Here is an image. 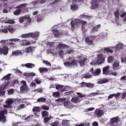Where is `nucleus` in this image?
<instances>
[{"label":"nucleus","mask_w":126,"mask_h":126,"mask_svg":"<svg viewBox=\"0 0 126 126\" xmlns=\"http://www.w3.org/2000/svg\"><path fill=\"white\" fill-rule=\"evenodd\" d=\"M78 24H82V31L86 32L87 30L85 29V26H84L86 25L87 23L86 21H82L79 19H77L75 20V21L72 20L71 21V30H72V31H74L75 30V25H78Z\"/></svg>","instance_id":"1"},{"label":"nucleus","mask_w":126,"mask_h":126,"mask_svg":"<svg viewBox=\"0 0 126 126\" xmlns=\"http://www.w3.org/2000/svg\"><path fill=\"white\" fill-rule=\"evenodd\" d=\"M7 115V110L4 109L0 111V122L5 123L6 122V118L4 115Z\"/></svg>","instance_id":"2"},{"label":"nucleus","mask_w":126,"mask_h":126,"mask_svg":"<svg viewBox=\"0 0 126 126\" xmlns=\"http://www.w3.org/2000/svg\"><path fill=\"white\" fill-rule=\"evenodd\" d=\"M104 114H105V112L103 110H101L100 108H97L95 110V111H94V115L97 118H100L103 116Z\"/></svg>","instance_id":"3"},{"label":"nucleus","mask_w":126,"mask_h":126,"mask_svg":"<svg viewBox=\"0 0 126 126\" xmlns=\"http://www.w3.org/2000/svg\"><path fill=\"white\" fill-rule=\"evenodd\" d=\"M63 65L66 67L77 66H78V63L76 60H72L71 62H64Z\"/></svg>","instance_id":"4"},{"label":"nucleus","mask_w":126,"mask_h":126,"mask_svg":"<svg viewBox=\"0 0 126 126\" xmlns=\"http://www.w3.org/2000/svg\"><path fill=\"white\" fill-rule=\"evenodd\" d=\"M90 72H91V73H92V74L94 75V76H97L100 75L101 69L100 68H98L94 70V68H92L90 69Z\"/></svg>","instance_id":"5"},{"label":"nucleus","mask_w":126,"mask_h":126,"mask_svg":"<svg viewBox=\"0 0 126 126\" xmlns=\"http://www.w3.org/2000/svg\"><path fill=\"white\" fill-rule=\"evenodd\" d=\"M120 122V118L119 117H116L112 118L110 120V125L111 126H117V124H114L119 123Z\"/></svg>","instance_id":"6"},{"label":"nucleus","mask_w":126,"mask_h":126,"mask_svg":"<svg viewBox=\"0 0 126 126\" xmlns=\"http://www.w3.org/2000/svg\"><path fill=\"white\" fill-rule=\"evenodd\" d=\"M9 41H10V42H18V41H19V39H18V38L10 39H9ZM7 42V44H6L7 47H9L10 48L14 47L15 43L13 42Z\"/></svg>","instance_id":"7"},{"label":"nucleus","mask_w":126,"mask_h":126,"mask_svg":"<svg viewBox=\"0 0 126 126\" xmlns=\"http://www.w3.org/2000/svg\"><path fill=\"white\" fill-rule=\"evenodd\" d=\"M9 52V48L6 46H3L2 48H0V55H3V56H7Z\"/></svg>","instance_id":"8"},{"label":"nucleus","mask_w":126,"mask_h":126,"mask_svg":"<svg viewBox=\"0 0 126 126\" xmlns=\"http://www.w3.org/2000/svg\"><path fill=\"white\" fill-rule=\"evenodd\" d=\"M104 62V58H103V55H97V60H96V64H101Z\"/></svg>","instance_id":"9"},{"label":"nucleus","mask_w":126,"mask_h":126,"mask_svg":"<svg viewBox=\"0 0 126 126\" xmlns=\"http://www.w3.org/2000/svg\"><path fill=\"white\" fill-rule=\"evenodd\" d=\"M4 79V81L5 82L4 83V85L6 86H7L8 85H9V84H10V79H11V76L10 75V74L6 75L5 76L3 77L2 78V80Z\"/></svg>","instance_id":"10"},{"label":"nucleus","mask_w":126,"mask_h":126,"mask_svg":"<svg viewBox=\"0 0 126 126\" xmlns=\"http://www.w3.org/2000/svg\"><path fill=\"white\" fill-rule=\"evenodd\" d=\"M21 84H23V86L20 87V91H21V92L28 91V87L26 85V82L25 81H22Z\"/></svg>","instance_id":"11"},{"label":"nucleus","mask_w":126,"mask_h":126,"mask_svg":"<svg viewBox=\"0 0 126 126\" xmlns=\"http://www.w3.org/2000/svg\"><path fill=\"white\" fill-rule=\"evenodd\" d=\"M121 94H122V96H121V98L125 99L126 97V92H125L123 93L122 94H121V93H118L116 94H113L111 95H114V97H115V98H117L118 97H120V95H121Z\"/></svg>","instance_id":"12"},{"label":"nucleus","mask_w":126,"mask_h":126,"mask_svg":"<svg viewBox=\"0 0 126 126\" xmlns=\"http://www.w3.org/2000/svg\"><path fill=\"white\" fill-rule=\"evenodd\" d=\"M69 47H70L69 46L66 45V44H64L63 43H59V45L57 46V50L64 49H67Z\"/></svg>","instance_id":"13"},{"label":"nucleus","mask_w":126,"mask_h":126,"mask_svg":"<svg viewBox=\"0 0 126 126\" xmlns=\"http://www.w3.org/2000/svg\"><path fill=\"white\" fill-rule=\"evenodd\" d=\"M86 61H87V58L85 57L83 59H81L77 61V63H78V64H79L80 66L82 67L86 65V63H85L86 62Z\"/></svg>","instance_id":"14"},{"label":"nucleus","mask_w":126,"mask_h":126,"mask_svg":"<svg viewBox=\"0 0 126 126\" xmlns=\"http://www.w3.org/2000/svg\"><path fill=\"white\" fill-rule=\"evenodd\" d=\"M85 42L87 45H94V41L90 39V36H87L85 40Z\"/></svg>","instance_id":"15"},{"label":"nucleus","mask_w":126,"mask_h":126,"mask_svg":"<svg viewBox=\"0 0 126 126\" xmlns=\"http://www.w3.org/2000/svg\"><path fill=\"white\" fill-rule=\"evenodd\" d=\"M98 7V4H97V0H93L92 3V9H96Z\"/></svg>","instance_id":"16"},{"label":"nucleus","mask_w":126,"mask_h":126,"mask_svg":"<svg viewBox=\"0 0 126 126\" xmlns=\"http://www.w3.org/2000/svg\"><path fill=\"white\" fill-rule=\"evenodd\" d=\"M29 34H30L31 38H33V39L37 38L38 36H39V33L37 32L29 33Z\"/></svg>","instance_id":"17"},{"label":"nucleus","mask_w":126,"mask_h":126,"mask_svg":"<svg viewBox=\"0 0 126 126\" xmlns=\"http://www.w3.org/2000/svg\"><path fill=\"white\" fill-rule=\"evenodd\" d=\"M119 67H120V62L119 61L114 62V63L112 64V68L113 69V70L119 69Z\"/></svg>","instance_id":"18"},{"label":"nucleus","mask_w":126,"mask_h":126,"mask_svg":"<svg viewBox=\"0 0 126 126\" xmlns=\"http://www.w3.org/2000/svg\"><path fill=\"white\" fill-rule=\"evenodd\" d=\"M27 41V40H22V41H21V42H22V46H30L33 43H36V42H31L30 41Z\"/></svg>","instance_id":"19"},{"label":"nucleus","mask_w":126,"mask_h":126,"mask_svg":"<svg viewBox=\"0 0 126 126\" xmlns=\"http://www.w3.org/2000/svg\"><path fill=\"white\" fill-rule=\"evenodd\" d=\"M71 102L73 103L74 104H77L78 103L80 102L79 97H78V96H74L72 97L71 99Z\"/></svg>","instance_id":"20"},{"label":"nucleus","mask_w":126,"mask_h":126,"mask_svg":"<svg viewBox=\"0 0 126 126\" xmlns=\"http://www.w3.org/2000/svg\"><path fill=\"white\" fill-rule=\"evenodd\" d=\"M108 82H109L108 79H107L106 78H104V79L98 80L97 82V84H103L107 83Z\"/></svg>","instance_id":"21"},{"label":"nucleus","mask_w":126,"mask_h":126,"mask_svg":"<svg viewBox=\"0 0 126 126\" xmlns=\"http://www.w3.org/2000/svg\"><path fill=\"white\" fill-rule=\"evenodd\" d=\"M32 111L35 112L34 113V116L36 117L37 113H39L40 112V108L38 107H34L33 108H32Z\"/></svg>","instance_id":"22"},{"label":"nucleus","mask_w":126,"mask_h":126,"mask_svg":"<svg viewBox=\"0 0 126 126\" xmlns=\"http://www.w3.org/2000/svg\"><path fill=\"white\" fill-rule=\"evenodd\" d=\"M53 34H54V36L57 38H59L60 36L62 35V33H60V32H59V30H55L53 31Z\"/></svg>","instance_id":"23"},{"label":"nucleus","mask_w":126,"mask_h":126,"mask_svg":"<svg viewBox=\"0 0 126 126\" xmlns=\"http://www.w3.org/2000/svg\"><path fill=\"white\" fill-rule=\"evenodd\" d=\"M5 29H6L11 34L15 32V29L12 26H8V27L5 28Z\"/></svg>","instance_id":"24"},{"label":"nucleus","mask_w":126,"mask_h":126,"mask_svg":"<svg viewBox=\"0 0 126 126\" xmlns=\"http://www.w3.org/2000/svg\"><path fill=\"white\" fill-rule=\"evenodd\" d=\"M101 27V25H97V26L94 27L93 29L92 30V32H97V30L99 29Z\"/></svg>","instance_id":"25"},{"label":"nucleus","mask_w":126,"mask_h":126,"mask_svg":"<svg viewBox=\"0 0 126 126\" xmlns=\"http://www.w3.org/2000/svg\"><path fill=\"white\" fill-rule=\"evenodd\" d=\"M41 115L43 118L47 117L49 116V112L44 110L41 112Z\"/></svg>","instance_id":"26"},{"label":"nucleus","mask_w":126,"mask_h":126,"mask_svg":"<svg viewBox=\"0 0 126 126\" xmlns=\"http://www.w3.org/2000/svg\"><path fill=\"white\" fill-rule=\"evenodd\" d=\"M115 48L117 50H121L123 49V44L119 43L117 44Z\"/></svg>","instance_id":"27"},{"label":"nucleus","mask_w":126,"mask_h":126,"mask_svg":"<svg viewBox=\"0 0 126 126\" xmlns=\"http://www.w3.org/2000/svg\"><path fill=\"white\" fill-rule=\"evenodd\" d=\"M52 119H53V117L51 116L44 118V124H47V123H48L49 121H50V120H51Z\"/></svg>","instance_id":"28"},{"label":"nucleus","mask_w":126,"mask_h":126,"mask_svg":"<svg viewBox=\"0 0 126 126\" xmlns=\"http://www.w3.org/2000/svg\"><path fill=\"white\" fill-rule=\"evenodd\" d=\"M92 76L90 73H86L85 74L83 75V78L90 79L92 78Z\"/></svg>","instance_id":"29"},{"label":"nucleus","mask_w":126,"mask_h":126,"mask_svg":"<svg viewBox=\"0 0 126 126\" xmlns=\"http://www.w3.org/2000/svg\"><path fill=\"white\" fill-rule=\"evenodd\" d=\"M38 71H39L40 73H42V72L46 73L48 71V69H47V68L40 67L38 68Z\"/></svg>","instance_id":"30"},{"label":"nucleus","mask_w":126,"mask_h":126,"mask_svg":"<svg viewBox=\"0 0 126 126\" xmlns=\"http://www.w3.org/2000/svg\"><path fill=\"white\" fill-rule=\"evenodd\" d=\"M109 66H105L103 68V74L107 75L109 73Z\"/></svg>","instance_id":"31"},{"label":"nucleus","mask_w":126,"mask_h":126,"mask_svg":"<svg viewBox=\"0 0 126 126\" xmlns=\"http://www.w3.org/2000/svg\"><path fill=\"white\" fill-rule=\"evenodd\" d=\"M36 101L38 103L42 102L45 103L46 102V98L44 97H40L36 100Z\"/></svg>","instance_id":"32"},{"label":"nucleus","mask_w":126,"mask_h":126,"mask_svg":"<svg viewBox=\"0 0 126 126\" xmlns=\"http://www.w3.org/2000/svg\"><path fill=\"white\" fill-rule=\"evenodd\" d=\"M78 9V7L77 5H76V4H71V10L73 11H75L76 10H77Z\"/></svg>","instance_id":"33"},{"label":"nucleus","mask_w":126,"mask_h":126,"mask_svg":"<svg viewBox=\"0 0 126 126\" xmlns=\"http://www.w3.org/2000/svg\"><path fill=\"white\" fill-rule=\"evenodd\" d=\"M25 66L26 67V68H33L34 66H35V65L32 63H27L25 65Z\"/></svg>","instance_id":"34"},{"label":"nucleus","mask_w":126,"mask_h":126,"mask_svg":"<svg viewBox=\"0 0 126 126\" xmlns=\"http://www.w3.org/2000/svg\"><path fill=\"white\" fill-rule=\"evenodd\" d=\"M60 93L59 92H53L52 93V96L55 98H59L60 97Z\"/></svg>","instance_id":"35"},{"label":"nucleus","mask_w":126,"mask_h":126,"mask_svg":"<svg viewBox=\"0 0 126 126\" xmlns=\"http://www.w3.org/2000/svg\"><path fill=\"white\" fill-rule=\"evenodd\" d=\"M27 3H23L16 7V9L25 8Z\"/></svg>","instance_id":"36"},{"label":"nucleus","mask_w":126,"mask_h":126,"mask_svg":"<svg viewBox=\"0 0 126 126\" xmlns=\"http://www.w3.org/2000/svg\"><path fill=\"white\" fill-rule=\"evenodd\" d=\"M104 52H106L107 53H111V54L113 53V50L112 49H110L109 48H104Z\"/></svg>","instance_id":"37"},{"label":"nucleus","mask_w":126,"mask_h":126,"mask_svg":"<svg viewBox=\"0 0 126 126\" xmlns=\"http://www.w3.org/2000/svg\"><path fill=\"white\" fill-rule=\"evenodd\" d=\"M20 13H21V9H18L13 12V14H14L15 16H18Z\"/></svg>","instance_id":"38"},{"label":"nucleus","mask_w":126,"mask_h":126,"mask_svg":"<svg viewBox=\"0 0 126 126\" xmlns=\"http://www.w3.org/2000/svg\"><path fill=\"white\" fill-rule=\"evenodd\" d=\"M41 109L44 110L45 111H48L50 109V107L46 105H43L41 106Z\"/></svg>","instance_id":"39"},{"label":"nucleus","mask_w":126,"mask_h":126,"mask_svg":"<svg viewBox=\"0 0 126 126\" xmlns=\"http://www.w3.org/2000/svg\"><path fill=\"white\" fill-rule=\"evenodd\" d=\"M25 17H26V19H25L26 21H27V23H31V22H32V18H30V16L26 15Z\"/></svg>","instance_id":"40"},{"label":"nucleus","mask_w":126,"mask_h":126,"mask_svg":"<svg viewBox=\"0 0 126 126\" xmlns=\"http://www.w3.org/2000/svg\"><path fill=\"white\" fill-rule=\"evenodd\" d=\"M51 126H60V121H56L52 124Z\"/></svg>","instance_id":"41"},{"label":"nucleus","mask_w":126,"mask_h":126,"mask_svg":"<svg viewBox=\"0 0 126 126\" xmlns=\"http://www.w3.org/2000/svg\"><path fill=\"white\" fill-rule=\"evenodd\" d=\"M86 87H87L89 89H93L94 87V84L91 83H88V84H86Z\"/></svg>","instance_id":"42"},{"label":"nucleus","mask_w":126,"mask_h":126,"mask_svg":"<svg viewBox=\"0 0 126 126\" xmlns=\"http://www.w3.org/2000/svg\"><path fill=\"white\" fill-rule=\"evenodd\" d=\"M26 16H22L21 17L19 18V22L20 23H23L24 22H25L26 20Z\"/></svg>","instance_id":"43"},{"label":"nucleus","mask_w":126,"mask_h":126,"mask_svg":"<svg viewBox=\"0 0 126 126\" xmlns=\"http://www.w3.org/2000/svg\"><path fill=\"white\" fill-rule=\"evenodd\" d=\"M101 93H98V92H96V93H92L90 94V96H96L98 95H100Z\"/></svg>","instance_id":"44"},{"label":"nucleus","mask_w":126,"mask_h":126,"mask_svg":"<svg viewBox=\"0 0 126 126\" xmlns=\"http://www.w3.org/2000/svg\"><path fill=\"white\" fill-rule=\"evenodd\" d=\"M21 37L23 38H31V36L29 33H26V34H22Z\"/></svg>","instance_id":"45"},{"label":"nucleus","mask_w":126,"mask_h":126,"mask_svg":"<svg viewBox=\"0 0 126 126\" xmlns=\"http://www.w3.org/2000/svg\"><path fill=\"white\" fill-rule=\"evenodd\" d=\"M15 22L14 20H8L6 21L5 23L9 24H12L14 25L15 24Z\"/></svg>","instance_id":"46"},{"label":"nucleus","mask_w":126,"mask_h":126,"mask_svg":"<svg viewBox=\"0 0 126 126\" xmlns=\"http://www.w3.org/2000/svg\"><path fill=\"white\" fill-rule=\"evenodd\" d=\"M8 95H11L14 94V90L11 89L7 91Z\"/></svg>","instance_id":"47"},{"label":"nucleus","mask_w":126,"mask_h":126,"mask_svg":"<svg viewBox=\"0 0 126 126\" xmlns=\"http://www.w3.org/2000/svg\"><path fill=\"white\" fill-rule=\"evenodd\" d=\"M113 56H110L108 57V59H107V62L108 63H112L113 62L114 60Z\"/></svg>","instance_id":"48"},{"label":"nucleus","mask_w":126,"mask_h":126,"mask_svg":"<svg viewBox=\"0 0 126 126\" xmlns=\"http://www.w3.org/2000/svg\"><path fill=\"white\" fill-rule=\"evenodd\" d=\"M119 13L120 10L119 9H117L116 11L114 12V16L116 17L117 18L119 17Z\"/></svg>","instance_id":"49"},{"label":"nucleus","mask_w":126,"mask_h":126,"mask_svg":"<svg viewBox=\"0 0 126 126\" xmlns=\"http://www.w3.org/2000/svg\"><path fill=\"white\" fill-rule=\"evenodd\" d=\"M59 57L61 58H63V55L64 54L63 50H59Z\"/></svg>","instance_id":"50"},{"label":"nucleus","mask_w":126,"mask_h":126,"mask_svg":"<svg viewBox=\"0 0 126 126\" xmlns=\"http://www.w3.org/2000/svg\"><path fill=\"white\" fill-rule=\"evenodd\" d=\"M12 54L13 56H17L20 54V52L19 51H12Z\"/></svg>","instance_id":"51"},{"label":"nucleus","mask_w":126,"mask_h":126,"mask_svg":"<svg viewBox=\"0 0 126 126\" xmlns=\"http://www.w3.org/2000/svg\"><path fill=\"white\" fill-rule=\"evenodd\" d=\"M63 86H62L61 85H57V86H56V90H61V89H63Z\"/></svg>","instance_id":"52"},{"label":"nucleus","mask_w":126,"mask_h":126,"mask_svg":"<svg viewBox=\"0 0 126 126\" xmlns=\"http://www.w3.org/2000/svg\"><path fill=\"white\" fill-rule=\"evenodd\" d=\"M88 83L86 82H81L80 83V87L84 88L86 87V85H88Z\"/></svg>","instance_id":"53"},{"label":"nucleus","mask_w":126,"mask_h":126,"mask_svg":"<svg viewBox=\"0 0 126 126\" xmlns=\"http://www.w3.org/2000/svg\"><path fill=\"white\" fill-rule=\"evenodd\" d=\"M77 94L78 95V98H83L84 97H86V94H82L80 93H78Z\"/></svg>","instance_id":"54"},{"label":"nucleus","mask_w":126,"mask_h":126,"mask_svg":"<svg viewBox=\"0 0 126 126\" xmlns=\"http://www.w3.org/2000/svg\"><path fill=\"white\" fill-rule=\"evenodd\" d=\"M13 103V100L12 99H8L6 100V104H11Z\"/></svg>","instance_id":"55"},{"label":"nucleus","mask_w":126,"mask_h":126,"mask_svg":"<svg viewBox=\"0 0 126 126\" xmlns=\"http://www.w3.org/2000/svg\"><path fill=\"white\" fill-rule=\"evenodd\" d=\"M43 63L46 64V65H47V66H52V64H51V63H49L47 61H43Z\"/></svg>","instance_id":"56"},{"label":"nucleus","mask_w":126,"mask_h":126,"mask_svg":"<svg viewBox=\"0 0 126 126\" xmlns=\"http://www.w3.org/2000/svg\"><path fill=\"white\" fill-rule=\"evenodd\" d=\"M32 51V46H30L29 47L26 48V52L27 53H31Z\"/></svg>","instance_id":"57"},{"label":"nucleus","mask_w":126,"mask_h":126,"mask_svg":"<svg viewBox=\"0 0 126 126\" xmlns=\"http://www.w3.org/2000/svg\"><path fill=\"white\" fill-rule=\"evenodd\" d=\"M34 81H35V82H36V84H40L41 83V80H40V79H39V78H36V79H35Z\"/></svg>","instance_id":"58"},{"label":"nucleus","mask_w":126,"mask_h":126,"mask_svg":"<svg viewBox=\"0 0 126 126\" xmlns=\"http://www.w3.org/2000/svg\"><path fill=\"white\" fill-rule=\"evenodd\" d=\"M47 45L50 46V47L53 48L54 47V45H55V42H48V43H47Z\"/></svg>","instance_id":"59"},{"label":"nucleus","mask_w":126,"mask_h":126,"mask_svg":"<svg viewBox=\"0 0 126 126\" xmlns=\"http://www.w3.org/2000/svg\"><path fill=\"white\" fill-rule=\"evenodd\" d=\"M74 93L73 91H71L70 92H66L64 93V94L66 95H71V94H73Z\"/></svg>","instance_id":"60"},{"label":"nucleus","mask_w":126,"mask_h":126,"mask_svg":"<svg viewBox=\"0 0 126 126\" xmlns=\"http://www.w3.org/2000/svg\"><path fill=\"white\" fill-rule=\"evenodd\" d=\"M64 100H65L64 98H59V99H56V102H63Z\"/></svg>","instance_id":"61"},{"label":"nucleus","mask_w":126,"mask_h":126,"mask_svg":"<svg viewBox=\"0 0 126 126\" xmlns=\"http://www.w3.org/2000/svg\"><path fill=\"white\" fill-rule=\"evenodd\" d=\"M25 74L29 75L32 76V77H34V76H35V75H36V74L35 73H32V72L25 73Z\"/></svg>","instance_id":"62"},{"label":"nucleus","mask_w":126,"mask_h":126,"mask_svg":"<svg viewBox=\"0 0 126 126\" xmlns=\"http://www.w3.org/2000/svg\"><path fill=\"white\" fill-rule=\"evenodd\" d=\"M120 81H126V75H123L121 78H120Z\"/></svg>","instance_id":"63"},{"label":"nucleus","mask_w":126,"mask_h":126,"mask_svg":"<svg viewBox=\"0 0 126 126\" xmlns=\"http://www.w3.org/2000/svg\"><path fill=\"white\" fill-rule=\"evenodd\" d=\"M121 62L122 63H126V56L125 58H121Z\"/></svg>","instance_id":"64"}]
</instances>
